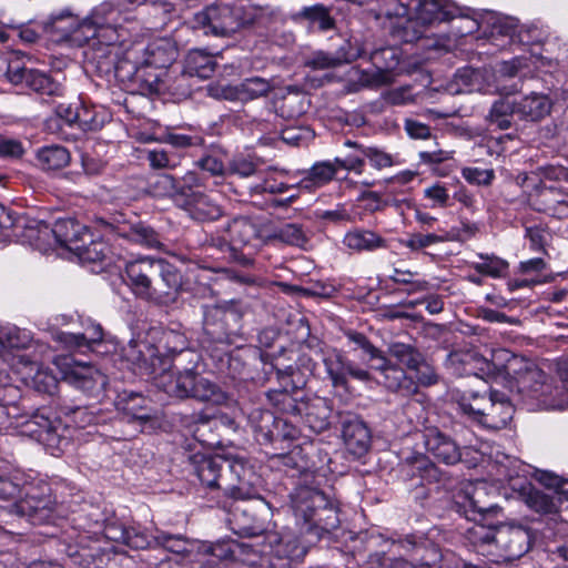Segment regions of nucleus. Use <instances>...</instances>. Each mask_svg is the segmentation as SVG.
<instances>
[{
	"instance_id": "1",
	"label": "nucleus",
	"mask_w": 568,
	"mask_h": 568,
	"mask_svg": "<svg viewBox=\"0 0 568 568\" xmlns=\"http://www.w3.org/2000/svg\"><path fill=\"white\" fill-rule=\"evenodd\" d=\"M495 356L505 361L503 368L510 377L509 390L516 393L529 409L568 408V363L559 365V379L555 382L532 359L506 349L499 351Z\"/></svg>"
},
{
	"instance_id": "2",
	"label": "nucleus",
	"mask_w": 568,
	"mask_h": 568,
	"mask_svg": "<svg viewBox=\"0 0 568 568\" xmlns=\"http://www.w3.org/2000/svg\"><path fill=\"white\" fill-rule=\"evenodd\" d=\"M320 481L312 473H304L291 494V506L301 526V550L293 556H301L306 548L322 539L336 537L339 528L337 510L318 488Z\"/></svg>"
},
{
	"instance_id": "3",
	"label": "nucleus",
	"mask_w": 568,
	"mask_h": 568,
	"mask_svg": "<svg viewBox=\"0 0 568 568\" xmlns=\"http://www.w3.org/2000/svg\"><path fill=\"white\" fill-rule=\"evenodd\" d=\"M189 462L191 473L210 490H220L224 496L242 500L260 496V477L242 457L194 454Z\"/></svg>"
},
{
	"instance_id": "4",
	"label": "nucleus",
	"mask_w": 568,
	"mask_h": 568,
	"mask_svg": "<svg viewBox=\"0 0 568 568\" xmlns=\"http://www.w3.org/2000/svg\"><path fill=\"white\" fill-rule=\"evenodd\" d=\"M123 281L134 296L158 305L174 303L182 285L173 264L149 255L126 261Z\"/></svg>"
},
{
	"instance_id": "5",
	"label": "nucleus",
	"mask_w": 568,
	"mask_h": 568,
	"mask_svg": "<svg viewBox=\"0 0 568 568\" xmlns=\"http://www.w3.org/2000/svg\"><path fill=\"white\" fill-rule=\"evenodd\" d=\"M464 537L471 550L495 564L521 558L532 540L530 528L514 524H475Z\"/></svg>"
},
{
	"instance_id": "6",
	"label": "nucleus",
	"mask_w": 568,
	"mask_h": 568,
	"mask_svg": "<svg viewBox=\"0 0 568 568\" xmlns=\"http://www.w3.org/2000/svg\"><path fill=\"white\" fill-rule=\"evenodd\" d=\"M458 406L464 414L489 430L506 428L515 413L510 399L498 390L463 395Z\"/></svg>"
},
{
	"instance_id": "7",
	"label": "nucleus",
	"mask_w": 568,
	"mask_h": 568,
	"mask_svg": "<svg viewBox=\"0 0 568 568\" xmlns=\"http://www.w3.org/2000/svg\"><path fill=\"white\" fill-rule=\"evenodd\" d=\"M155 386L171 397L193 398L212 405L227 402L226 393L211 379L195 374L162 373L155 378Z\"/></svg>"
},
{
	"instance_id": "8",
	"label": "nucleus",
	"mask_w": 568,
	"mask_h": 568,
	"mask_svg": "<svg viewBox=\"0 0 568 568\" xmlns=\"http://www.w3.org/2000/svg\"><path fill=\"white\" fill-rule=\"evenodd\" d=\"M195 21L206 34L230 37L243 28V6L215 2L196 13Z\"/></svg>"
},
{
	"instance_id": "9",
	"label": "nucleus",
	"mask_w": 568,
	"mask_h": 568,
	"mask_svg": "<svg viewBox=\"0 0 568 568\" xmlns=\"http://www.w3.org/2000/svg\"><path fill=\"white\" fill-rule=\"evenodd\" d=\"M242 316L234 303L207 306L203 317L204 332L214 342L232 344L240 335Z\"/></svg>"
},
{
	"instance_id": "10",
	"label": "nucleus",
	"mask_w": 568,
	"mask_h": 568,
	"mask_svg": "<svg viewBox=\"0 0 568 568\" xmlns=\"http://www.w3.org/2000/svg\"><path fill=\"white\" fill-rule=\"evenodd\" d=\"M54 364L62 381L89 396H99L108 383L106 376L99 368L92 364L75 361L71 356L59 357Z\"/></svg>"
},
{
	"instance_id": "11",
	"label": "nucleus",
	"mask_w": 568,
	"mask_h": 568,
	"mask_svg": "<svg viewBox=\"0 0 568 568\" xmlns=\"http://www.w3.org/2000/svg\"><path fill=\"white\" fill-rule=\"evenodd\" d=\"M224 233L227 239L220 240L219 247L221 250L229 248L234 252L240 248H246L247 252L241 254L240 262L243 265L252 264V255L263 242L257 225L247 217L239 216L227 223L224 227Z\"/></svg>"
},
{
	"instance_id": "12",
	"label": "nucleus",
	"mask_w": 568,
	"mask_h": 568,
	"mask_svg": "<svg viewBox=\"0 0 568 568\" xmlns=\"http://www.w3.org/2000/svg\"><path fill=\"white\" fill-rule=\"evenodd\" d=\"M59 551L79 567L101 568L104 565V554L101 552L98 541L92 540L87 532L74 529L65 532Z\"/></svg>"
},
{
	"instance_id": "13",
	"label": "nucleus",
	"mask_w": 568,
	"mask_h": 568,
	"mask_svg": "<svg viewBox=\"0 0 568 568\" xmlns=\"http://www.w3.org/2000/svg\"><path fill=\"white\" fill-rule=\"evenodd\" d=\"M123 357L133 368L143 375L156 376L162 373H172L171 362L158 354L153 341H131L123 348Z\"/></svg>"
},
{
	"instance_id": "14",
	"label": "nucleus",
	"mask_w": 568,
	"mask_h": 568,
	"mask_svg": "<svg viewBox=\"0 0 568 568\" xmlns=\"http://www.w3.org/2000/svg\"><path fill=\"white\" fill-rule=\"evenodd\" d=\"M322 354V362L333 387L346 389L348 387V377L359 382H369L372 379L368 369L348 359L342 351L327 348Z\"/></svg>"
},
{
	"instance_id": "15",
	"label": "nucleus",
	"mask_w": 568,
	"mask_h": 568,
	"mask_svg": "<svg viewBox=\"0 0 568 568\" xmlns=\"http://www.w3.org/2000/svg\"><path fill=\"white\" fill-rule=\"evenodd\" d=\"M24 497L11 505L7 513L26 517L33 525L45 521L50 517L53 505L49 486L47 484L41 488L24 486Z\"/></svg>"
},
{
	"instance_id": "16",
	"label": "nucleus",
	"mask_w": 568,
	"mask_h": 568,
	"mask_svg": "<svg viewBox=\"0 0 568 568\" xmlns=\"http://www.w3.org/2000/svg\"><path fill=\"white\" fill-rule=\"evenodd\" d=\"M28 432L54 454L69 445L68 428L60 419H50L42 414H34L26 423Z\"/></svg>"
},
{
	"instance_id": "17",
	"label": "nucleus",
	"mask_w": 568,
	"mask_h": 568,
	"mask_svg": "<svg viewBox=\"0 0 568 568\" xmlns=\"http://www.w3.org/2000/svg\"><path fill=\"white\" fill-rule=\"evenodd\" d=\"M544 484L555 488V490L548 494L531 489L526 497L528 507L540 514H555L560 511L562 505L567 501L568 479L548 476L547 479H544Z\"/></svg>"
},
{
	"instance_id": "18",
	"label": "nucleus",
	"mask_w": 568,
	"mask_h": 568,
	"mask_svg": "<svg viewBox=\"0 0 568 568\" xmlns=\"http://www.w3.org/2000/svg\"><path fill=\"white\" fill-rule=\"evenodd\" d=\"M7 78L11 83L26 84L27 88L41 95H61L63 91L60 82L50 74L36 69L9 65Z\"/></svg>"
},
{
	"instance_id": "19",
	"label": "nucleus",
	"mask_w": 568,
	"mask_h": 568,
	"mask_svg": "<svg viewBox=\"0 0 568 568\" xmlns=\"http://www.w3.org/2000/svg\"><path fill=\"white\" fill-rule=\"evenodd\" d=\"M342 438L347 450L355 457L364 456L372 443L371 430L366 423L354 414L341 416Z\"/></svg>"
},
{
	"instance_id": "20",
	"label": "nucleus",
	"mask_w": 568,
	"mask_h": 568,
	"mask_svg": "<svg viewBox=\"0 0 568 568\" xmlns=\"http://www.w3.org/2000/svg\"><path fill=\"white\" fill-rule=\"evenodd\" d=\"M446 366L457 375L484 376L495 372L497 365L474 349L453 351L447 355Z\"/></svg>"
},
{
	"instance_id": "21",
	"label": "nucleus",
	"mask_w": 568,
	"mask_h": 568,
	"mask_svg": "<svg viewBox=\"0 0 568 568\" xmlns=\"http://www.w3.org/2000/svg\"><path fill=\"white\" fill-rule=\"evenodd\" d=\"M121 21V9L110 1H104L94 7L91 13L82 19L84 39L99 38L103 30L115 31Z\"/></svg>"
},
{
	"instance_id": "22",
	"label": "nucleus",
	"mask_w": 568,
	"mask_h": 568,
	"mask_svg": "<svg viewBox=\"0 0 568 568\" xmlns=\"http://www.w3.org/2000/svg\"><path fill=\"white\" fill-rule=\"evenodd\" d=\"M484 487H474L470 494L464 496L463 503H456L457 511L475 524H494L491 518H497L503 509L497 504L483 501Z\"/></svg>"
},
{
	"instance_id": "23",
	"label": "nucleus",
	"mask_w": 568,
	"mask_h": 568,
	"mask_svg": "<svg viewBox=\"0 0 568 568\" xmlns=\"http://www.w3.org/2000/svg\"><path fill=\"white\" fill-rule=\"evenodd\" d=\"M423 443L434 458L446 465H455L462 458L457 443L437 428H427L423 433Z\"/></svg>"
},
{
	"instance_id": "24",
	"label": "nucleus",
	"mask_w": 568,
	"mask_h": 568,
	"mask_svg": "<svg viewBox=\"0 0 568 568\" xmlns=\"http://www.w3.org/2000/svg\"><path fill=\"white\" fill-rule=\"evenodd\" d=\"M47 33L59 41L87 42L84 39L85 29L82 28V20L70 12L53 14L44 22Z\"/></svg>"
},
{
	"instance_id": "25",
	"label": "nucleus",
	"mask_w": 568,
	"mask_h": 568,
	"mask_svg": "<svg viewBox=\"0 0 568 568\" xmlns=\"http://www.w3.org/2000/svg\"><path fill=\"white\" fill-rule=\"evenodd\" d=\"M376 365L372 368L378 371L383 375V384L394 393L403 396H409L417 390V385L406 372L397 365L392 364L384 355L377 359Z\"/></svg>"
},
{
	"instance_id": "26",
	"label": "nucleus",
	"mask_w": 568,
	"mask_h": 568,
	"mask_svg": "<svg viewBox=\"0 0 568 568\" xmlns=\"http://www.w3.org/2000/svg\"><path fill=\"white\" fill-rule=\"evenodd\" d=\"M536 210L561 217L568 212V189L556 185H542L534 195Z\"/></svg>"
},
{
	"instance_id": "27",
	"label": "nucleus",
	"mask_w": 568,
	"mask_h": 568,
	"mask_svg": "<svg viewBox=\"0 0 568 568\" xmlns=\"http://www.w3.org/2000/svg\"><path fill=\"white\" fill-rule=\"evenodd\" d=\"M179 207L184 210L192 220L199 222L215 221L223 214L222 207L204 192L184 196Z\"/></svg>"
},
{
	"instance_id": "28",
	"label": "nucleus",
	"mask_w": 568,
	"mask_h": 568,
	"mask_svg": "<svg viewBox=\"0 0 568 568\" xmlns=\"http://www.w3.org/2000/svg\"><path fill=\"white\" fill-rule=\"evenodd\" d=\"M54 339L68 349H93L103 341V328L100 324L89 323L82 333L58 332Z\"/></svg>"
},
{
	"instance_id": "29",
	"label": "nucleus",
	"mask_w": 568,
	"mask_h": 568,
	"mask_svg": "<svg viewBox=\"0 0 568 568\" xmlns=\"http://www.w3.org/2000/svg\"><path fill=\"white\" fill-rule=\"evenodd\" d=\"M331 414L332 407L326 398L318 396L305 398L302 416L312 430L316 433L326 430L331 424Z\"/></svg>"
},
{
	"instance_id": "30",
	"label": "nucleus",
	"mask_w": 568,
	"mask_h": 568,
	"mask_svg": "<svg viewBox=\"0 0 568 568\" xmlns=\"http://www.w3.org/2000/svg\"><path fill=\"white\" fill-rule=\"evenodd\" d=\"M150 338L153 341L158 354L171 363L172 358L179 352L185 351L186 344H189L183 333L171 328H154L150 333Z\"/></svg>"
},
{
	"instance_id": "31",
	"label": "nucleus",
	"mask_w": 568,
	"mask_h": 568,
	"mask_svg": "<svg viewBox=\"0 0 568 568\" xmlns=\"http://www.w3.org/2000/svg\"><path fill=\"white\" fill-rule=\"evenodd\" d=\"M53 225L57 244L73 252L79 250V245L81 242H84V239L91 237L87 226L70 217L59 219Z\"/></svg>"
},
{
	"instance_id": "32",
	"label": "nucleus",
	"mask_w": 568,
	"mask_h": 568,
	"mask_svg": "<svg viewBox=\"0 0 568 568\" xmlns=\"http://www.w3.org/2000/svg\"><path fill=\"white\" fill-rule=\"evenodd\" d=\"M343 244L356 253L387 248L386 239L372 230L361 227L348 231L343 237Z\"/></svg>"
},
{
	"instance_id": "33",
	"label": "nucleus",
	"mask_w": 568,
	"mask_h": 568,
	"mask_svg": "<svg viewBox=\"0 0 568 568\" xmlns=\"http://www.w3.org/2000/svg\"><path fill=\"white\" fill-rule=\"evenodd\" d=\"M277 418L267 409L253 408L247 416L248 424L253 429L255 439L261 445L274 444V432Z\"/></svg>"
},
{
	"instance_id": "34",
	"label": "nucleus",
	"mask_w": 568,
	"mask_h": 568,
	"mask_svg": "<svg viewBox=\"0 0 568 568\" xmlns=\"http://www.w3.org/2000/svg\"><path fill=\"white\" fill-rule=\"evenodd\" d=\"M230 528L241 537L258 536L264 531L263 523L250 507H235L229 518Z\"/></svg>"
},
{
	"instance_id": "35",
	"label": "nucleus",
	"mask_w": 568,
	"mask_h": 568,
	"mask_svg": "<svg viewBox=\"0 0 568 568\" xmlns=\"http://www.w3.org/2000/svg\"><path fill=\"white\" fill-rule=\"evenodd\" d=\"M172 80V72L168 70H158L148 64L139 68L135 72V81L145 94H164L169 88V81Z\"/></svg>"
},
{
	"instance_id": "36",
	"label": "nucleus",
	"mask_w": 568,
	"mask_h": 568,
	"mask_svg": "<svg viewBox=\"0 0 568 568\" xmlns=\"http://www.w3.org/2000/svg\"><path fill=\"white\" fill-rule=\"evenodd\" d=\"M551 101L545 93L530 92L516 101V111L525 120L538 121L550 113Z\"/></svg>"
},
{
	"instance_id": "37",
	"label": "nucleus",
	"mask_w": 568,
	"mask_h": 568,
	"mask_svg": "<svg viewBox=\"0 0 568 568\" xmlns=\"http://www.w3.org/2000/svg\"><path fill=\"white\" fill-rule=\"evenodd\" d=\"M282 21L281 11L270 6H243V28L271 29Z\"/></svg>"
},
{
	"instance_id": "38",
	"label": "nucleus",
	"mask_w": 568,
	"mask_h": 568,
	"mask_svg": "<svg viewBox=\"0 0 568 568\" xmlns=\"http://www.w3.org/2000/svg\"><path fill=\"white\" fill-rule=\"evenodd\" d=\"M412 11L426 26L449 21L455 18L447 4L438 0H413Z\"/></svg>"
},
{
	"instance_id": "39",
	"label": "nucleus",
	"mask_w": 568,
	"mask_h": 568,
	"mask_svg": "<svg viewBox=\"0 0 568 568\" xmlns=\"http://www.w3.org/2000/svg\"><path fill=\"white\" fill-rule=\"evenodd\" d=\"M71 160L67 148L58 144L44 145L37 150V165L43 171H59L69 165Z\"/></svg>"
},
{
	"instance_id": "40",
	"label": "nucleus",
	"mask_w": 568,
	"mask_h": 568,
	"mask_svg": "<svg viewBox=\"0 0 568 568\" xmlns=\"http://www.w3.org/2000/svg\"><path fill=\"white\" fill-rule=\"evenodd\" d=\"M519 27L518 20L515 18H496L491 23V43L499 49H506L513 44H517Z\"/></svg>"
},
{
	"instance_id": "41",
	"label": "nucleus",
	"mask_w": 568,
	"mask_h": 568,
	"mask_svg": "<svg viewBox=\"0 0 568 568\" xmlns=\"http://www.w3.org/2000/svg\"><path fill=\"white\" fill-rule=\"evenodd\" d=\"M216 62L213 55L204 50L194 49L189 51L184 59V73L189 77L209 79L215 71Z\"/></svg>"
},
{
	"instance_id": "42",
	"label": "nucleus",
	"mask_w": 568,
	"mask_h": 568,
	"mask_svg": "<svg viewBox=\"0 0 568 568\" xmlns=\"http://www.w3.org/2000/svg\"><path fill=\"white\" fill-rule=\"evenodd\" d=\"M83 263H100L109 266L113 263V253L110 245L104 241L84 239L79 250L74 251Z\"/></svg>"
},
{
	"instance_id": "43",
	"label": "nucleus",
	"mask_w": 568,
	"mask_h": 568,
	"mask_svg": "<svg viewBox=\"0 0 568 568\" xmlns=\"http://www.w3.org/2000/svg\"><path fill=\"white\" fill-rule=\"evenodd\" d=\"M358 57L357 52L347 51L343 45L333 53L318 51L315 52L307 61L306 65L313 70H325L337 68L345 63H351Z\"/></svg>"
},
{
	"instance_id": "44",
	"label": "nucleus",
	"mask_w": 568,
	"mask_h": 568,
	"mask_svg": "<svg viewBox=\"0 0 568 568\" xmlns=\"http://www.w3.org/2000/svg\"><path fill=\"white\" fill-rule=\"evenodd\" d=\"M267 397L278 412L291 416H302L305 398L300 397L298 392L283 387L280 390H270Z\"/></svg>"
},
{
	"instance_id": "45",
	"label": "nucleus",
	"mask_w": 568,
	"mask_h": 568,
	"mask_svg": "<svg viewBox=\"0 0 568 568\" xmlns=\"http://www.w3.org/2000/svg\"><path fill=\"white\" fill-rule=\"evenodd\" d=\"M145 51L148 54L145 63L158 70H164L175 60L176 55L174 45L165 40L150 43Z\"/></svg>"
},
{
	"instance_id": "46",
	"label": "nucleus",
	"mask_w": 568,
	"mask_h": 568,
	"mask_svg": "<svg viewBox=\"0 0 568 568\" xmlns=\"http://www.w3.org/2000/svg\"><path fill=\"white\" fill-rule=\"evenodd\" d=\"M337 173L335 161L316 162L301 180V186L305 189L321 187L332 181Z\"/></svg>"
},
{
	"instance_id": "47",
	"label": "nucleus",
	"mask_w": 568,
	"mask_h": 568,
	"mask_svg": "<svg viewBox=\"0 0 568 568\" xmlns=\"http://www.w3.org/2000/svg\"><path fill=\"white\" fill-rule=\"evenodd\" d=\"M514 113H517L516 101L504 98L493 103L486 120L496 129L507 130L511 126Z\"/></svg>"
},
{
	"instance_id": "48",
	"label": "nucleus",
	"mask_w": 568,
	"mask_h": 568,
	"mask_svg": "<svg viewBox=\"0 0 568 568\" xmlns=\"http://www.w3.org/2000/svg\"><path fill=\"white\" fill-rule=\"evenodd\" d=\"M245 544L236 540H220L215 544L203 546V552L211 556L210 562H225L237 559L239 555L244 551Z\"/></svg>"
},
{
	"instance_id": "49",
	"label": "nucleus",
	"mask_w": 568,
	"mask_h": 568,
	"mask_svg": "<svg viewBox=\"0 0 568 568\" xmlns=\"http://www.w3.org/2000/svg\"><path fill=\"white\" fill-rule=\"evenodd\" d=\"M146 399L139 394L124 393L116 402L118 409L135 420L148 422L152 418L151 409L145 406Z\"/></svg>"
},
{
	"instance_id": "50",
	"label": "nucleus",
	"mask_w": 568,
	"mask_h": 568,
	"mask_svg": "<svg viewBox=\"0 0 568 568\" xmlns=\"http://www.w3.org/2000/svg\"><path fill=\"white\" fill-rule=\"evenodd\" d=\"M425 28L426 24L416 16L414 18L406 16L393 26V34L405 43H413L423 38Z\"/></svg>"
},
{
	"instance_id": "51",
	"label": "nucleus",
	"mask_w": 568,
	"mask_h": 568,
	"mask_svg": "<svg viewBox=\"0 0 568 568\" xmlns=\"http://www.w3.org/2000/svg\"><path fill=\"white\" fill-rule=\"evenodd\" d=\"M65 415L78 428H85L91 425L105 423V415L101 409L93 406L65 407Z\"/></svg>"
},
{
	"instance_id": "52",
	"label": "nucleus",
	"mask_w": 568,
	"mask_h": 568,
	"mask_svg": "<svg viewBox=\"0 0 568 568\" xmlns=\"http://www.w3.org/2000/svg\"><path fill=\"white\" fill-rule=\"evenodd\" d=\"M154 195L170 197L178 206L184 200L185 194L179 190V181L171 174H159L151 184Z\"/></svg>"
},
{
	"instance_id": "53",
	"label": "nucleus",
	"mask_w": 568,
	"mask_h": 568,
	"mask_svg": "<svg viewBox=\"0 0 568 568\" xmlns=\"http://www.w3.org/2000/svg\"><path fill=\"white\" fill-rule=\"evenodd\" d=\"M267 240L278 241L284 244L298 247H304L308 242V237L303 231L302 226L295 223H287L278 229H275L271 234L267 235Z\"/></svg>"
},
{
	"instance_id": "54",
	"label": "nucleus",
	"mask_w": 568,
	"mask_h": 568,
	"mask_svg": "<svg viewBox=\"0 0 568 568\" xmlns=\"http://www.w3.org/2000/svg\"><path fill=\"white\" fill-rule=\"evenodd\" d=\"M129 241L145 246L148 248H161L160 235L151 226L143 223L131 225L123 234Z\"/></svg>"
},
{
	"instance_id": "55",
	"label": "nucleus",
	"mask_w": 568,
	"mask_h": 568,
	"mask_svg": "<svg viewBox=\"0 0 568 568\" xmlns=\"http://www.w3.org/2000/svg\"><path fill=\"white\" fill-rule=\"evenodd\" d=\"M273 89L272 83L260 77H252L243 80L236 88L243 100H255L267 95Z\"/></svg>"
},
{
	"instance_id": "56",
	"label": "nucleus",
	"mask_w": 568,
	"mask_h": 568,
	"mask_svg": "<svg viewBox=\"0 0 568 568\" xmlns=\"http://www.w3.org/2000/svg\"><path fill=\"white\" fill-rule=\"evenodd\" d=\"M296 18L308 21L311 26H317L322 31L329 30L334 27V20L329 16L328 9L323 4L304 7L296 14Z\"/></svg>"
},
{
	"instance_id": "57",
	"label": "nucleus",
	"mask_w": 568,
	"mask_h": 568,
	"mask_svg": "<svg viewBox=\"0 0 568 568\" xmlns=\"http://www.w3.org/2000/svg\"><path fill=\"white\" fill-rule=\"evenodd\" d=\"M153 540L156 546L176 555H187L193 548V542L182 535H171L160 531Z\"/></svg>"
},
{
	"instance_id": "58",
	"label": "nucleus",
	"mask_w": 568,
	"mask_h": 568,
	"mask_svg": "<svg viewBox=\"0 0 568 568\" xmlns=\"http://www.w3.org/2000/svg\"><path fill=\"white\" fill-rule=\"evenodd\" d=\"M43 221L29 220L26 217H19L12 221L11 235L20 239L23 243H28L32 246L37 237H39L40 226H43Z\"/></svg>"
},
{
	"instance_id": "59",
	"label": "nucleus",
	"mask_w": 568,
	"mask_h": 568,
	"mask_svg": "<svg viewBox=\"0 0 568 568\" xmlns=\"http://www.w3.org/2000/svg\"><path fill=\"white\" fill-rule=\"evenodd\" d=\"M344 145L348 146V148H359V151L363 154V156L368 159L371 165L377 170L390 168L395 164V161H394V158L392 154L386 153L377 148L363 146V145H359L358 143L351 141V140H346L344 142Z\"/></svg>"
},
{
	"instance_id": "60",
	"label": "nucleus",
	"mask_w": 568,
	"mask_h": 568,
	"mask_svg": "<svg viewBox=\"0 0 568 568\" xmlns=\"http://www.w3.org/2000/svg\"><path fill=\"white\" fill-rule=\"evenodd\" d=\"M29 337L17 327H0V358L6 357L13 348H23L28 345Z\"/></svg>"
},
{
	"instance_id": "61",
	"label": "nucleus",
	"mask_w": 568,
	"mask_h": 568,
	"mask_svg": "<svg viewBox=\"0 0 568 568\" xmlns=\"http://www.w3.org/2000/svg\"><path fill=\"white\" fill-rule=\"evenodd\" d=\"M274 368L276 371V378L282 387L298 392V389L305 386V375L297 365L275 366Z\"/></svg>"
},
{
	"instance_id": "62",
	"label": "nucleus",
	"mask_w": 568,
	"mask_h": 568,
	"mask_svg": "<svg viewBox=\"0 0 568 568\" xmlns=\"http://www.w3.org/2000/svg\"><path fill=\"white\" fill-rule=\"evenodd\" d=\"M260 165L261 162L258 159L240 154L235 155L229 162L227 173L231 175H237L242 179H246L254 175L257 172Z\"/></svg>"
},
{
	"instance_id": "63",
	"label": "nucleus",
	"mask_w": 568,
	"mask_h": 568,
	"mask_svg": "<svg viewBox=\"0 0 568 568\" xmlns=\"http://www.w3.org/2000/svg\"><path fill=\"white\" fill-rule=\"evenodd\" d=\"M479 258L481 262L473 264L474 270L479 274L500 277L508 268V263L498 256L479 254Z\"/></svg>"
},
{
	"instance_id": "64",
	"label": "nucleus",
	"mask_w": 568,
	"mask_h": 568,
	"mask_svg": "<svg viewBox=\"0 0 568 568\" xmlns=\"http://www.w3.org/2000/svg\"><path fill=\"white\" fill-rule=\"evenodd\" d=\"M200 361V355L189 347L186 344L185 351L179 352L172 358V372L175 375L180 374H195L194 368Z\"/></svg>"
}]
</instances>
